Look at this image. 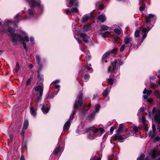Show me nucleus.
I'll list each match as a JSON object with an SVG mask.
<instances>
[{
	"label": "nucleus",
	"instance_id": "nucleus-20",
	"mask_svg": "<svg viewBox=\"0 0 160 160\" xmlns=\"http://www.w3.org/2000/svg\"><path fill=\"white\" fill-rule=\"evenodd\" d=\"M41 97L40 95H36V97L35 100V108H37L38 103L40 102L41 100Z\"/></svg>",
	"mask_w": 160,
	"mask_h": 160
},
{
	"label": "nucleus",
	"instance_id": "nucleus-37",
	"mask_svg": "<svg viewBox=\"0 0 160 160\" xmlns=\"http://www.w3.org/2000/svg\"><path fill=\"white\" fill-rule=\"evenodd\" d=\"M61 148V147L60 146L58 147L57 148L54 149L53 152V153L55 155H57L59 152Z\"/></svg>",
	"mask_w": 160,
	"mask_h": 160
},
{
	"label": "nucleus",
	"instance_id": "nucleus-21",
	"mask_svg": "<svg viewBox=\"0 0 160 160\" xmlns=\"http://www.w3.org/2000/svg\"><path fill=\"white\" fill-rule=\"evenodd\" d=\"M146 0H140L139 5L141 6L139 7V10L141 11H142L144 10L145 7V1Z\"/></svg>",
	"mask_w": 160,
	"mask_h": 160
},
{
	"label": "nucleus",
	"instance_id": "nucleus-48",
	"mask_svg": "<svg viewBox=\"0 0 160 160\" xmlns=\"http://www.w3.org/2000/svg\"><path fill=\"white\" fill-rule=\"evenodd\" d=\"M144 157V154H142L138 158L137 160H142Z\"/></svg>",
	"mask_w": 160,
	"mask_h": 160
},
{
	"label": "nucleus",
	"instance_id": "nucleus-8",
	"mask_svg": "<svg viewBox=\"0 0 160 160\" xmlns=\"http://www.w3.org/2000/svg\"><path fill=\"white\" fill-rule=\"evenodd\" d=\"M123 42L127 47H131L133 44L132 38L129 36L124 38Z\"/></svg>",
	"mask_w": 160,
	"mask_h": 160
},
{
	"label": "nucleus",
	"instance_id": "nucleus-46",
	"mask_svg": "<svg viewBox=\"0 0 160 160\" xmlns=\"http://www.w3.org/2000/svg\"><path fill=\"white\" fill-rule=\"evenodd\" d=\"M90 29V26H87L86 25H85L83 27V30L84 31H87Z\"/></svg>",
	"mask_w": 160,
	"mask_h": 160
},
{
	"label": "nucleus",
	"instance_id": "nucleus-24",
	"mask_svg": "<svg viewBox=\"0 0 160 160\" xmlns=\"http://www.w3.org/2000/svg\"><path fill=\"white\" fill-rule=\"evenodd\" d=\"M38 78L39 79L38 82L40 84L42 83L43 81V75L38 72Z\"/></svg>",
	"mask_w": 160,
	"mask_h": 160
},
{
	"label": "nucleus",
	"instance_id": "nucleus-63",
	"mask_svg": "<svg viewBox=\"0 0 160 160\" xmlns=\"http://www.w3.org/2000/svg\"><path fill=\"white\" fill-rule=\"evenodd\" d=\"M152 130L153 131H156V128L154 125L152 124Z\"/></svg>",
	"mask_w": 160,
	"mask_h": 160
},
{
	"label": "nucleus",
	"instance_id": "nucleus-49",
	"mask_svg": "<svg viewBox=\"0 0 160 160\" xmlns=\"http://www.w3.org/2000/svg\"><path fill=\"white\" fill-rule=\"evenodd\" d=\"M31 82V78H28L27 80V81L26 83V86H28L29 85Z\"/></svg>",
	"mask_w": 160,
	"mask_h": 160
},
{
	"label": "nucleus",
	"instance_id": "nucleus-60",
	"mask_svg": "<svg viewBox=\"0 0 160 160\" xmlns=\"http://www.w3.org/2000/svg\"><path fill=\"white\" fill-rule=\"evenodd\" d=\"M114 156L113 155H112L111 156H109L108 157V160H112V158H113Z\"/></svg>",
	"mask_w": 160,
	"mask_h": 160
},
{
	"label": "nucleus",
	"instance_id": "nucleus-4",
	"mask_svg": "<svg viewBox=\"0 0 160 160\" xmlns=\"http://www.w3.org/2000/svg\"><path fill=\"white\" fill-rule=\"evenodd\" d=\"M68 3L67 4V6L69 7H71L70 9L69 8L66 9L65 12L67 15L72 13H77L79 10L77 8L78 6V2L77 0H66Z\"/></svg>",
	"mask_w": 160,
	"mask_h": 160
},
{
	"label": "nucleus",
	"instance_id": "nucleus-15",
	"mask_svg": "<svg viewBox=\"0 0 160 160\" xmlns=\"http://www.w3.org/2000/svg\"><path fill=\"white\" fill-rule=\"evenodd\" d=\"M22 31V30H21L19 32V33H14L15 30V29L11 28V27H9L8 29V32L11 34V35H12V36L11 38V40H12V38L13 36L15 34H18V35H22V33H21V32Z\"/></svg>",
	"mask_w": 160,
	"mask_h": 160
},
{
	"label": "nucleus",
	"instance_id": "nucleus-12",
	"mask_svg": "<svg viewBox=\"0 0 160 160\" xmlns=\"http://www.w3.org/2000/svg\"><path fill=\"white\" fill-rule=\"evenodd\" d=\"M157 150L156 148H154L151 150L149 154L152 158H155L157 156H160V151L157 152Z\"/></svg>",
	"mask_w": 160,
	"mask_h": 160
},
{
	"label": "nucleus",
	"instance_id": "nucleus-44",
	"mask_svg": "<svg viewBox=\"0 0 160 160\" xmlns=\"http://www.w3.org/2000/svg\"><path fill=\"white\" fill-rule=\"evenodd\" d=\"M30 41L32 45H33L35 44L34 38L33 37H30Z\"/></svg>",
	"mask_w": 160,
	"mask_h": 160
},
{
	"label": "nucleus",
	"instance_id": "nucleus-6",
	"mask_svg": "<svg viewBox=\"0 0 160 160\" xmlns=\"http://www.w3.org/2000/svg\"><path fill=\"white\" fill-rule=\"evenodd\" d=\"M75 112L76 111L75 110H73L70 116V118L68 120L67 122H66L65 123L63 127V129L64 130L67 129L68 130L69 129L71 121L74 118V114H75Z\"/></svg>",
	"mask_w": 160,
	"mask_h": 160
},
{
	"label": "nucleus",
	"instance_id": "nucleus-47",
	"mask_svg": "<svg viewBox=\"0 0 160 160\" xmlns=\"http://www.w3.org/2000/svg\"><path fill=\"white\" fill-rule=\"evenodd\" d=\"M12 22V21L9 20H7L5 21L4 24L5 25L9 26V24Z\"/></svg>",
	"mask_w": 160,
	"mask_h": 160
},
{
	"label": "nucleus",
	"instance_id": "nucleus-19",
	"mask_svg": "<svg viewBox=\"0 0 160 160\" xmlns=\"http://www.w3.org/2000/svg\"><path fill=\"white\" fill-rule=\"evenodd\" d=\"M92 15L90 13H88L84 15L82 18L81 22L83 23L87 21L89 18L91 17Z\"/></svg>",
	"mask_w": 160,
	"mask_h": 160
},
{
	"label": "nucleus",
	"instance_id": "nucleus-28",
	"mask_svg": "<svg viewBox=\"0 0 160 160\" xmlns=\"http://www.w3.org/2000/svg\"><path fill=\"white\" fill-rule=\"evenodd\" d=\"M59 82L60 80H56L53 82L54 86L55 87V89H57V92L59 91L58 88H59L60 86L58 85L57 84V83H59Z\"/></svg>",
	"mask_w": 160,
	"mask_h": 160
},
{
	"label": "nucleus",
	"instance_id": "nucleus-51",
	"mask_svg": "<svg viewBox=\"0 0 160 160\" xmlns=\"http://www.w3.org/2000/svg\"><path fill=\"white\" fill-rule=\"evenodd\" d=\"M84 77V79L86 80H88L90 78L89 75L88 74H86Z\"/></svg>",
	"mask_w": 160,
	"mask_h": 160
},
{
	"label": "nucleus",
	"instance_id": "nucleus-33",
	"mask_svg": "<svg viewBox=\"0 0 160 160\" xmlns=\"http://www.w3.org/2000/svg\"><path fill=\"white\" fill-rule=\"evenodd\" d=\"M96 113L93 112L88 116L89 119L90 121H92L94 118Z\"/></svg>",
	"mask_w": 160,
	"mask_h": 160
},
{
	"label": "nucleus",
	"instance_id": "nucleus-9",
	"mask_svg": "<svg viewBox=\"0 0 160 160\" xmlns=\"http://www.w3.org/2000/svg\"><path fill=\"white\" fill-rule=\"evenodd\" d=\"M83 95L82 93H81L80 94L79 99L77 101H76L73 105L74 110L76 111V110L78 109L79 106H82V104H83L82 102V98Z\"/></svg>",
	"mask_w": 160,
	"mask_h": 160
},
{
	"label": "nucleus",
	"instance_id": "nucleus-29",
	"mask_svg": "<svg viewBox=\"0 0 160 160\" xmlns=\"http://www.w3.org/2000/svg\"><path fill=\"white\" fill-rule=\"evenodd\" d=\"M92 69V68L88 67L87 65H85L82 69V72L83 73L87 72L88 70L89 71Z\"/></svg>",
	"mask_w": 160,
	"mask_h": 160
},
{
	"label": "nucleus",
	"instance_id": "nucleus-35",
	"mask_svg": "<svg viewBox=\"0 0 160 160\" xmlns=\"http://www.w3.org/2000/svg\"><path fill=\"white\" fill-rule=\"evenodd\" d=\"M102 36L104 38L109 37L110 34V32L108 31H106L104 33H102Z\"/></svg>",
	"mask_w": 160,
	"mask_h": 160
},
{
	"label": "nucleus",
	"instance_id": "nucleus-31",
	"mask_svg": "<svg viewBox=\"0 0 160 160\" xmlns=\"http://www.w3.org/2000/svg\"><path fill=\"white\" fill-rule=\"evenodd\" d=\"M36 58L38 64L39 65L40 67H41L42 65V64L41 63V58L38 54L36 55Z\"/></svg>",
	"mask_w": 160,
	"mask_h": 160
},
{
	"label": "nucleus",
	"instance_id": "nucleus-62",
	"mask_svg": "<svg viewBox=\"0 0 160 160\" xmlns=\"http://www.w3.org/2000/svg\"><path fill=\"white\" fill-rule=\"evenodd\" d=\"M147 101L149 103H151L153 101V99L152 98H150L147 99Z\"/></svg>",
	"mask_w": 160,
	"mask_h": 160
},
{
	"label": "nucleus",
	"instance_id": "nucleus-55",
	"mask_svg": "<svg viewBox=\"0 0 160 160\" xmlns=\"http://www.w3.org/2000/svg\"><path fill=\"white\" fill-rule=\"evenodd\" d=\"M156 84H152L150 85V87L152 88H154L158 87V85H157V82H156Z\"/></svg>",
	"mask_w": 160,
	"mask_h": 160
},
{
	"label": "nucleus",
	"instance_id": "nucleus-27",
	"mask_svg": "<svg viewBox=\"0 0 160 160\" xmlns=\"http://www.w3.org/2000/svg\"><path fill=\"white\" fill-rule=\"evenodd\" d=\"M111 53V52H108L105 53L102 56V60L103 62L105 61V62H107V61L105 60L106 58L108 56L109 54Z\"/></svg>",
	"mask_w": 160,
	"mask_h": 160
},
{
	"label": "nucleus",
	"instance_id": "nucleus-41",
	"mask_svg": "<svg viewBox=\"0 0 160 160\" xmlns=\"http://www.w3.org/2000/svg\"><path fill=\"white\" fill-rule=\"evenodd\" d=\"M114 32L118 35H119L121 32V31L119 29H115L114 30Z\"/></svg>",
	"mask_w": 160,
	"mask_h": 160
},
{
	"label": "nucleus",
	"instance_id": "nucleus-14",
	"mask_svg": "<svg viewBox=\"0 0 160 160\" xmlns=\"http://www.w3.org/2000/svg\"><path fill=\"white\" fill-rule=\"evenodd\" d=\"M117 63V60H115L113 62L111 63V66L108 69V72H112L116 69V65Z\"/></svg>",
	"mask_w": 160,
	"mask_h": 160
},
{
	"label": "nucleus",
	"instance_id": "nucleus-57",
	"mask_svg": "<svg viewBox=\"0 0 160 160\" xmlns=\"http://www.w3.org/2000/svg\"><path fill=\"white\" fill-rule=\"evenodd\" d=\"M54 97L53 94L52 93L50 95H48L47 96V98L50 99L51 98H52Z\"/></svg>",
	"mask_w": 160,
	"mask_h": 160
},
{
	"label": "nucleus",
	"instance_id": "nucleus-22",
	"mask_svg": "<svg viewBox=\"0 0 160 160\" xmlns=\"http://www.w3.org/2000/svg\"><path fill=\"white\" fill-rule=\"evenodd\" d=\"M80 36L82 38L83 41L85 43H87L89 38V37L85 34L81 33L80 34Z\"/></svg>",
	"mask_w": 160,
	"mask_h": 160
},
{
	"label": "nucleus",
	"instance_id": "nucleus-38",
	"mask_svg": "<svg viewBox=\"0 0 160 160\" xmlns=\"http://www.w3.org/2000/svg\"><path fill=\"white\" fill-rule=\"evenodd\" d=\"M152 91L151 90H149L147 91V90L146 88L144 89V90L143 92V94H145L146 93L147 95L148 96L150 95V94L152 93Z\"/></svg>",
	"mask_w": 160,
	"mask_h": 160
},
{
	"label": "nucleus",
	"instance_id": "nucleus-18",
	"mask_svg": "<svg viewBox=\"0 0 160 160\" xmlns=\"http://www.w3.org/2000/svg\"><path fill=\"white\" fill-rule=\"evenodd\" d=\"M49 110V108L47 104H43L41 108V110L44 114L47 113Z\"/></svg>",
	"mask_w": 160,
	"mask_h": 160
},
{
	"label": "nucleus",
	"instance_id": "nucleus-2",
	"mask_svg": "<svg viewBox=\"0 0 160 160\" xmlns=\"http://www.w3.org/2000/svg\"><path fill=\"white\" fill-rule=\"evenodd\" d=\"M21 33H22V35L18 34L14 35L12 38V42L15 45H17L18 42H19L22 44L26 51H27L28 50V48L25 42H29V38L27 34L24 31H22Z\"/></svg>",
	"mask_w": 160,
	"mask_h": 160
},
{
	"label": "nucleus",
	"instance_id": "nucleus-23",
	"mask_svg": "<svg viewBox=\"0 0 160 160\" xmlns=\"http://www.w3.org/2000/svg\"><path fill=\"white\" fill-rule=\"evenodd\" d=\"M98 19L100 22H103L106 21V18L104 14H102L99 15L98 17Z\"/></svg>",
	"mask_w": 160,
	"mask_h": 160
},
{
	"label": "nucleus",
	"instance_id": "nucleus-61",
	"mask_svg": "<svg viewBox=\"0 0 160 160\" xmlns=\"http://www.w3.org/2000/svg\"><path fill=\"white\" fill-rule=\"evenodd\" d=\"M160 139V138L159 136L157 137L155 139V140L154 141V142H155V141H159Z\"/></svg>",
	"mask_w": 160,
	"mask_h": 160
},
{
	"label": "nucleus",
	"instance_id": "nucleus-42",
	"mask_svg": "<svg viewBox=\"0 0 160 160\" xmlns=\"http://www.w3.org/2000/svg\"><path fill=\"white\" fill-rule=\"evenodd\" d=\"M20 14L19 13H18L14 18L15 22L16 23L19 22L20 21H18L17 19L18 18Z\"/></svg>",
	"mask_w": 160,
	"mask_h": 160
},
{
	"label": "nucleus",
	"instance_id": "nucleus-5",
	"mask_svg": "<svg viewBox=\"0 0 160 160\" xmlns=\"http://www.w3.org/2000/svg\"><path fill=\"white\" fill-rule=\"evenodd\" d=\"M31 7H38L41 10L43 8V5L41 4L40 0H26Z\"/></svg>",
	"mask_w": 160,
	"mask_h": 160
},
{
	"label": "nucleus",
	"instance_id": "nucleus-53",
	"mask_svg": "<svg viewBox=\"0 0 160 160\" xmlns=\"http://www.w3.org/2000/svg\"><path fill=\"white\" fill-rule=\"evenodd\" d=\"M141 121L142 122V123L143 125H145V122H146V119H145V118L144 117H142L141 118Z\"/></svg>",
	"mask_w": 160,
	"mask_h": 160
},
{
	"label": "nucleus",
	"instance_id": "nucleus-54",
	"mask_svg": "<svg viewBox=\"0 0 160 160\" xmlns=\"http://www.w3.org/2000/svg\"><path fill=\"white\" fill-rule=\"evenodd\" d=\"M118 50V49L117 48H114L112 50L109 52H111V53H115L117 52Z\"/></svg>",
	"mask_w": 160,
	"mask_h": 160
},
{
	"label": "nucleus",
	"instance_id": "nucleus-50",
	"mask_svg": "<svg viewBox=\"0 0 160 160\" xmlns=\"http://www.w3.org/2000/svg\"><path fill=\"white\" fill-rule=\"evenodd\" d=\"M139 30H137L135 32V36L136 37H138L139 36Z\"/></svg>",
	"mask_w": 160,
	"mask_h": 160
},
{
	"label": "nucleus",
	"instance_id": "nucleus-7",
	"mask_svg": "<svg viewBox=\"0 0 160 160\" xmlns=\"http://www.w3.org/2000/svg\"><path fill=\"white\" fill-rule=\"evenodd\" d=\"M131 131L130 132L129 134L131 136H134L136 137L139 136L140 135V132L138 128L134 125H133L131 126Z\"/></svg>",
	"mask_w": 160,
	"mask_h": 160
},
{
	"label": "nucleus",
	"instance_id": "nucleus-11",
	"mask_svg": "<svg viewBox=\"0 0 160 160\" xmlns=\"http://www.w3.org/2000/svg\"><path fill=\"white\" fill-rule=\"evenodd\" d=\"M127 137L125 135L123 137L120 135L114 134L112 136V138L114 140H118L119 142H122L124 141L123 140Z\"/></svg>",
	"mask_w": 160,
	"mask_h": 160
},
{
	"label": "nucleus",
	"instance_id": "nucleus-1",
	"mask_svg": "<svg viewBox=\"0 0 160 160\" xmlns=\"http://www.w3.org/2000/svg\"><path fill=\"white\" fill-rule=\"evenodd\" d=\"M156 19V17L154 14H150L148 16H146L145 25L146 24V27L142 28L141 30L142 35V39L141 40V42H143V40L147 37V33L153 27V25L151 23H154Z\"/></svg>",
	"mask_w": 160,
	"mask_h": 160
},
{
	"label": "nucleus",
	"instance_id": "nucleus-34",
	"mask_svg": "<svg viewBox=\"0 0 160 160\" xmlns=\"http://www.w3.org/2000/svg\"><path fill=\"white\" fill-rule=\"evenodd\" d=\"M110 90H109L108 88H106L104 91L103 93V95L104 96L106 97L108 96L109 92Z\"/></svg>",
	"mask_w": 160,
	"mask_h": 160
},
{
	"label": "nucleus",
	"instance_id": "nucleus-59",
	"mask_svg": "<svg viewBox=\"0 0 160 160\" xmlns=\"http://www.w3.org/2000/svg\"><path fill=\"white\" fill-rule=\"evenodd\" d=\"M99 95L97 94H95L93 96V99H95L99 97Z\"/></svg>",
	"mask_w": 160,
	"mask_h": 160
},
{
	"label": "nucleus",
	"instance_id": "nucleus-45",
	"mask_svg": "<svg viewBox=\"0 0 160 160\" xmlns=\"http://www.w3.org/2000/svg\"><path fill=\"white\" fill-rule=\"evenodd\" d=\"M13 135L12 134L10 133L9 135V138H8L9 141L10 142H12L13 139Z\"/></svg>",
	"mask_w": 160,
	"mask_h": 160
},
{
	"label": "nucleus",
	"instance_id": "nucleus-3",
	"mask_svg": "<svg viewBox=\"0 0 160 160\" xmlns=\"http://www.w3.org/2000/svg\"><path fill=\"white\" fill-rule=\"evenodd\" d=\"M86 132H89L88 135V138L91 140L95 139L96 135L100 136L103 133L104 130L102 128H96L94 127H91L85 129Z\"/></svg>",
	"mask_w": 160,
	"mask_h": 160
},
{
	"label": "nucleus",
	"instance_id": "nucleus-56",
	"mask_svg": "<svg viewBox=\"0 0 160 160\" xmlns=\"http://www.w3.org/2000/svg\"><path fill=\"white\" fill-rule=\"evenodd\" d=\"M123 128V126L122 124H120L119 126L118 129L119 130H122V131Z\"/></svg>",
	"mask_w": 160,
	"mask_h": 160
},
{
	"label": "nucleus",
	"instance_id": "nucleus-64",
	"mask_svg": "<svg viewBox=\"0 0 160 160\" xmlns=\"http://www.w3.org/2000/svg\"><path fill=\"white\" fill-rule=\"evenodd\" d=\"M99 8L100 9H103V8H104V6H103V5H102V4H100L99 5Z\"/></svg>",
	"mask_w": 160,
	"mask_h": 160
},
{
	"label": "nucleus",
	"instance_id": "nucleus-10",
	"mask_svg": "<svg viewBox=\"0 0 160 160\" xmlns=\"http://www.w3.org/2000/svg\"><path fill=\"white\" fill-rule=\"evenodd\" d=\"M28 15L24 17L21 20H26L29 19L30 18L33 17L35 15V12L33 8H30L28 9Z\"/></svg>",
	"mask_w": 160,
	"mask_h": 160
},
{
	"label": "nucleus",
	"instance_id": "nucleus-16",
	"mask_svg": "<svg viewBox=\"0 0 160 160\" xmlns=\"http://www.w3.org/2000/svg\"><path fill=\"white\" fill-rule=\"evenodd\" d=\"M160 107L159 110L156 112L154 118L155 121L158 123L160 124Z\"/></svg>",
	"mask_w": 160,
	"mask_h": 160
},
{
	"label": "nucleus",
	"instance_id": "nucleus-32",
	"mask_svg": "<svg viewBox=\"0 0 160 160\" xmlns=\"http://www.w3.org/2000/svg\"><path fill=\"white\" fill-rule=\"evenodd\" d=\"M101 28L99 30V31L100 32H101L103 30H108L109 28L108 26L104 25H102L100 26Z\"/></svg>",
	"mask_w": 160,
	"mask_h": 160
},
{
	"label": "nucleus",
	"instance_id": "nucleus-13",
	"mask_svg": "<svg viewBox=\"0 0 160 160\" xmlns=\"http://www.w3.org/2000/svg\"><path fill=\"white\" fill-rule=\"evenodd\" d=\"M34 89L36 92V95H40L41 96H42L43 89V86L41 85H38L35 87Z\"/></svg>",
	"mask_w": 160,
	"mask_h": 160
},
{
	"label": "nucleus",
	"instance_id": "nucleus-26",
	"mask_svg": "<svg viewBox=\"0 0 160 160\" xmlns=\"http://www.w3.org/2000/svg\"><path fill=\"white\" fill-rule=\"evenodd\" d=\"M82 108H81V109H79V110L80 111L81 113L84 115L85 116L86 113L88 110H85L84 108L86 106V105L85 104H82Z\"/></svg>",
	"mask_w": 160,
	"mask_h": 160
},
{
	"label": "nucleus",
	"instance_id": "nucleus-25",
	"mask_svg": "<svg viewBox=\"0 0 160 160\" xmlns=\"http://www.w3.org/2000/svg\"><path fill=\"white\" fill-rule=\"evenodd\" d=\"M114 80V76L112 77L110 76L107 79L108 83L111 86L112 85Z\"/></svg>",
	"mask_w": 160,
	"mask_h": 160
},
{
	"label": "nucleus",
	"instance_id": "nucleus-40",
	"mask_svg": "<svg viewBox=\"0 0 160 160\" xmlns=\"http://www.w3.org/2000/svg\"><path fill=\"white\" fill-rule=\"evenodd\" d=\"M155 95L157 98H159L160 97V91L158 90H156L154 92Z\"/></svg>",
	"mask_w": 160,
	"mask_h": 160
},
{
	"label": "nucleus",
	"instance_id": "nucleus-36",
	"mask_svg": "<svg viewBox=\"0 0 160 160\" xmlns=\"http://www.w3.org/2000/svg\"><path fill=\"white\" fill-rule=\"evenodd\" d=\"M100 105L98 104H97L95 106V111L94 112L95 113H98L100 109Z\"/></svg>",
	"mask_w": 160,
	"mask_h": 160
},
{
	"label": "nucleus",
	"instance_id": "nucleus-43",
	"mask_svg": "<svg viewBox=\"0 0 160 160\" xmlns=\"http://www.w3.org/2000/svg\"><path fill=\"white\" fill-rule=\"evenodd\" d=\"M15 69L16 72H18L19 71V65L18 62H17L16 63L15 66Z\"/></svg>",
	"mask_w": 160,
	"mask_h": 160
},
{
	"label": "nucleus",
	"instance_id": "nucleus-58",
	"mask_svg": "<svg viewBox=\"0 0 160 160\" xmlns=\"http://www.w3.org/2000/svg\"><path fill=\"white\" fill-rule=\"evenodd\" d=\"M91 57L90 55L87 56L86 57V60L87 62L88 61H89L91 58Z\"/></svg>",
	"mask_w": 160,
	"mask_h": 160
},
{
	"label": "nucleus",
	"instance_id": "nucleus-39",
	"mask_svg": "<svg viewBox=\"0 0 160 160\" xmlns=\"http://www.w3.org/2000/svg\"><path fill=\"white\" fill-rule=\"evenodd\" d=\"M28 121L27 120H25L24 122L23 129H26L28 126Z\"/></svg>",
	"mask_w": 160,
	"mask_h": 160
},
{
	"label": "nucleus",
	"instance_id": "nucleus-30",
	"mask_svg": "<svg viewBox=\"0 0 160 160\" xmlns=\"http://www.w3.org/2000/svg\"><path fill=\"white\" fill-rule=\"evenodd\" d=\"M156 135V131H151L149 132V136L151 139L154 138Z\"/></svg>",
	"mask_w": 160,
	"mask_h": 160
},
{
	"label": "nucleus",
	"instance_id": "nucleus-17",
	"mask_svg": "<svg viewBox=\"0 0 160 160\" xmlns=\"http://www.w3.org/2000/svg\"><path fill=\"white\" fill-rule=\"evenodd\" d=\"M37 108H35V105L34 106H32V102L30 103V112L32 115L33 116H35L37 114Z\"/></svg>",
	"mask_w": 160,
	"mask_h": 160
},
{
	"label": "nucleus",
	"instance_id": "nucleus-52",
	"mask_svg": "<svg viewBox=\"0 0 160 160\" xmlns=\"http://www.w3.org/2000/svg\"><path fill=\"white\" fill-rule=\"evenodd\" d=\"M125 46H126V45H125L124 44L122 45L121 46V47L120 49V52H122L124 50Z\"/></svg>",
	"mask_w": 160,
	"mask_h": 160
}]
</instances>
